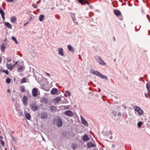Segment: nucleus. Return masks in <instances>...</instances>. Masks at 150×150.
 Returning <instances> with one entry per match:
<instances>
[{"label":"nucleus","mask_w":150,"mask_h":150,"mask_svg":"<svg viewBox=\"0 0 150 150\" xmlns=\"http://www.w3.org/2000/svg\"><path fill=\"white\" fill-rule=\"evenodd\" d=\"M90 73H92L93 75L97 76L102 79L107 80L108 77L106 76L103 75L101 74L100 72L97 71H95L94 70H92L90 71Z\"/></svg>","instance_id":"nucleus-1"},{"label":"nucleus","mask_w":150,"mask_h":150,"mask_svg":"<svg viewBox=\"0 0 150 150\" xmlns=\"http://www.w3.org/2000/svg\"><path fill=\"white\" fill-rule=\"evenodd\" d=\"M32 94L33 96L39 98L40 96V91L37 88H33L32 91Z\"/></svg>","instance_id":"nucleus-2"},{"label":"nucleus","mask_w":150,"mask_h":150,"mask_svg":"<svg viewBox=\"0 0 150 150\" xmlns=\"http://www.w3.org/2000/svg\"><path fill=\"white\" fill-rule=\"evenodd\" d=\"M16 65H17V67L18 68V69L17 70V72H22L25 69V67L23 63H18V62L17 64Z\"/></svg>","instance_id":"nucleus-3"},{"label":"nucleus","mask_w":150,"mask_h":150,"mask_svg":"<svg viewBox=\"0 0 150 150\" xmlns=\"http://www.w3.org/2000/svg\"><path fill=\"white\" fill-rule=\"evenodd\" d=\"M133 108L134 111L137 112L139 115H144V111L139 107L135 105L133 107Z\"/></svg>","instance_id":"nucleus-4"},{"label":"nucleus","mask_w":150,"mask_h":150,"mask_svg":"<svg viewBox=\"0 0 150 150\" xmlns=\"http://www.w3.org/2000/svg\"><path fill=\"white\" fill-rule=\"evenodd\" d=\"M18 63V62L16 61L14 64H12L11 63H8V62H6V67H7V69L11 71L13 69L15 66Z\"/></svg>","instance_id":"nucleus-5"},{"label":"nucleus","mask_w":150,"mask_h":150,"mask_svg":"<svg viewBox=\"0 0 150 150\" xmlns=\"http://www.w3.org/2000/svg\"><path fill=\"white\" fill-rule=\"evenodd\" d=\"M114 14L120 20H121L122 17L121 13L119 11L117 10H115L114 11Z\"/></svg>","instance_id":"nucleus-6"},{"label":"nucleus","mask_w":150,"mask_h":150,"mask_svg":"<svg viewBox=\"0 0 150 150\" xmlns=\"http://www.w3.org/2000/svg\"><path fill=\"white\" fill-rule=\"evenodd\" d=\"M56 125L58 127H61L62 125V121L61 119L58 117L56 120Z\"/></svg>","instance_id":"nucleus-7"},{"label":"nucleus","mask_w":150,"mask_h":150,"mask_svg":"<svg viewBox=\"0 0 150 150\" xmlns=\"http://www.w3.org/2000/svg\"><path fill=\"white\" fill-rule=\"evenodd\" d=\"M60 93V91L58 90L57 88H53L51 91V93L53 95H59Z\"/></svg>","instance_id":"nucleus-8"},{"label":"nucleus","mask_w":150,"mask_h":150,"mask_svg":"<svg viewBox=\"0 0 150 150\" xmlns=\"http://www.w3.org/2000/svg\"><path fill=\"white\" fill-rule=\"evenodd\" d=\"M96 59L97 61L100 64L102 65H105V63L104 61L100 57L97 56L96 57Z\"/></svg>","instance_id":"nucleus-9"},{"label":"nucleus","mask_w":150,"mask_h":150,"mask_svg":"<svg viewBox=\"0 0 150 150\" xmlns=\"http://www.w3.org/2000/svg\"><path fill=\"white\" fill-rule=\"evenodd\" d=\"M58 54L62 57L64 56V52L63 48L62 47H60L58 48Z\"/></svg>","instance_id":"nucleus-10"},{"label":"nucleus","mask_w":150,"mask_h":150,"mask_svg":"<svg viewBox=\"0 0 150 150\" xmlns=\"http://www.w3.org/2000/svg\"><path fill=\"white\" fill-rule=\"evenodd\" d=\"M30 108L33 111L35 112L38 110V106L35 104H33L30 105Z\"/></svg>","instance_id":"nucleus-11"},{"label":"nucleus","mask_w":150,"mask_h":150,"mask_svg":"<svg viewBox=\"0 0 150 150\" xmlns=\"http://www.w3.org/2000/svg\"><path fill=\"white\" fill-rule=\"evenodd\" d=\"M40 117L42 119H46L47 117V114L46 112H42L40 115Z\"/></svg>","instance_id":"nucleus-12"},{"label":"nucleus","mask_w":150,"mask_h":150,"mask_svg":"<svg viewBox=\"0 0 150 150\" xmlns=\"http://www.w3.org/2000/svg\"><path fill=\"white\" fill-rule=\"evenodd\" d=\"M22 100L23 103L25 106L27 105V102L28 100V98L27 96H24Z\"/></svg>","instance_id":"nucleus-13"},{"label":"nucleus","mask_w":150,"mask_h":150,"mask_svg":"<svg viewBox=\"0 0 150 150\" xmlns=\"http://www.w3.org/2000/svg\"><path fill=\"white\" fill-rule=\"evenodd\" d=\"M64 113L65 115L69 117H72L74 115L72 112L70 110H68L66 111Z\"/></svg>","instance_id":"nucleus-14"},{"label":"nucleus","mask_w":150,"mask_h":150,"mask_svg":"<svg viewBox=\"0 0 150 150\" xmlns=\"http://www.w3.org/2000/svg\"><path fill=\"white\" fill-rule=\"evenodd\" d=\"M81 120L83 124L86 126H88V124L87 122L82 116H81Z\"/></svg>","instance_id":"nucleus-15"},{"label":"nucleus","mask_w":150,"mask_h":150,"mask_svg":"<svg viewBox=\"0 0 150 150\" xmlns=\"http://www.w3.org/2000/svg\"><path fill=\"white\" fill-rule=\"evenodd\" d=\"M0 13L3 21L5 20V13L1 8H0Z\"/></svg>","instance_id":"nucleus-16"},{"label":"nucleus","mask_w":150,"mask_h":150,"mask_svg":"<svg viewBox=\"0 0 150 150\" xmlns=\"http://www.w3.org/2000/svg\"><path fill=\"white\" fill-rule=\"evenodd\" d=\"M40 102L42 103H48V99L46 98H43L40 99Z\"/></svg>","instance_id":"nucleus-17"},{"label":"nucleus","mask_w":150,"mask_h":150,"mask_svg":"<svg viewBox=\"0 0 150 150\" xmlns=\"http://www.w3.org/2000/svg\"><path fill=\"white\" fill-rule=\"evenodd\" d=\"M25 117L28 120H30L31 117L30 114L27 112H25Z\"/></svg>","instance_id":"nucleus-18"},{"label":"nucleus","mask_w":150,"mask_h":150,"mask_svg":"<svg viewBox=\"0 0 150 150\" xmlns=\"http://www.w3.org/2000/svg\"><path fill=\"white\" fill-rule=\"evenodd\" d=\"M61 98L60 96H58L54 99V101L55 103H58L61 100Z\"/></svg>","instance_id":"nucleus-19"},{"label":"nucleus","mask_w":150,"mask_h":150,"mask_svg":"<svg viewBox=\"0 0 150 150\" xmlns=\"http://www.w3.org/2000/svg\"><path fill=\"white\" fill-rule=\"evenodd\" d=\"M11 21L13 23H15L16 22L17 20L15 16H12L11 18Z\"/></svg>","instance_id":"nucleus-20"},{"label":"nucleus","mask_w":150,"mask_h":150,"mask_svg":"<svg viewBox=\"0 0 150 150\" xmlns=\"http://www.w3.org/2000/svg\"><path fill=\"white\" fill-rule=\"evenodd\" d=\"M3 137L2 136H0V142L2 145V146L4 147L5 146V142L3 140Z\"/></svg>","instance_id":"nucleus-21"},{"label":"nucleus","mask_w":150,"mask_h":150,"mask_svg":"<svg viewBox=\"0 0 150 150\" xmlns=\"http://www.w3.org/2000/svg\"><path fill=\"white\" fill-rule=\"evenodd\" d=\"M6 48V47L5 44L4 43L1 46V51L2 52H4Z\"/></svg>","instance_id":"nucleus-22"},{"label":"nucleus","mask_w":150,"mask_h":150,"mask_svg":"<svg viewBox=\"0 0 150 150\" xmlns=\"http://www.w3.org/2000/svg\"><path fill=\"white\" fill-rule=\"evenodd\" d=\"M83 141H88L89 140V138L88 136L86 134H85L83 137Z\"/></svg>","instance_id":"nucleus-23"},{"label":"nucleus","mask_w":150,"mask_h":150,"mask_svg":"<svg viewBox=\"0 0 150 150\" xmlns=\"http://www.w3.org/2000/svg\"><path fill=\"white\" fill-rule=\"evenodd\" d=\"M5 25H6L8 28L11 29L12 26L11 24L8 22H6L5 23Z\"/></svg>","instance_id":"nucleus-24"},{"label":"nucleus","mask_w":150,"mask_h":150,"mask_svg":"<svg viewBox=\"0 0 150 150\" xmlns=\"http://www.w3.org/2000/svg\"><path fill=\"white\" fill-rule=\"evenodd\" d=\"M87 146L88 148H90L94 146L95 145L91 142H89L87 143Z\"/></svg>","instance_id":"nucleus-25"},{"label":"nucleus","mask_w":150,"mask_h":150,"mask_svg":"<svg viewBox=\"0 0 150 150\" xmlns=\"http://www.w3.org/2000/svg\"><path fill=\"white\" fill-rule=\"evenodd\" d=\"M64 95L66 96L70 97L71 95V93L69 91H66L64 93Z\"/></svg>","instance_id":"nucleus-26"},{"label":"nucleus","mask_w":150,"mask_h":150,"mask_svg":"<svg viewBox=\"0 0 150 150\" xmlns=\"http://www.w3.org/2000/svg\"><path fill=\"white\" fill-rule=\"evenodd\" d=\"M68 48L69 51L72 52H74V48L70 45H69L68 46Z\"/></svg>","instance_id":"nucleus-27"},{"label":"nucleus","mask_w":150,"mask_h":150,"mask_svg":"<svg viewBox=\"0 0 150 150\" xmlns=\"http://www.w3.org/2000/svg\"><path fill=\"white\" fill-rule=\"evenodd\" d=\"M79 2L82 4L87 3L89 4L86 1L84 0H79Z\"/></svg>","instance_id":"nucleus-28"},{"label":"nucleus","mask_w":150,"mask_h":150,"mask_svg":"<svg viewBox=\"0 0 150 150\" xmlns=\"http://www.w3.org/2000/svg\"><path fill=\"white\" fill-rule=\"evenodd\" d=\"M44 18H45L44 16L42 15H40L39 16V20L40 21H42Z\"/></svg>","instance_id":"nucleus-29"},{"label":"nucleus","mask_w":150,"mask_h":150,"mask_svg":"<svg viewBox=\"0 0 150 150\" xmlns=\"http://www.w3.org/2000/svg\"><path fill=\"white\" fill-rule=\"evenodd\" d=\"M0 72H4L7 75H8L9 74V72L8 71L4 69H1Z\"/></svg>","instance_id":"nucleus-30"},{"label":"nucleus","mask_w":150,"mask_h":150,"mask_svg":"<svg viewBox=\"0 0 150 150\" xmlns=\"http://www.w3.org/2000/svg\"><path fill=\"white\" fill-rule=\"evenodd\" d=\"M77 147V144H76L74 143L72 144V146H71V148L73 149H74V150L76 148V147Z\"/></svg>","instance_id":"nucleus-31"},{"label":"nucleus","mask_w":150,"mask_h":150,"mask_svg":"<svg viewBox=\"0 0 150 150\" xmlns=\"http://www.w3.org/2000/svg\"><path fill=\"white\" fill-rule=\"evenodd\" d=\"M27 82V79L26 78H22L21 81V83H23Z\"/></svg>","instance_id":"nucleus-32"},{"label":"nucleus","mask_w":150,"mask_h":150,"mask_svg":"<svg viewBox=\"0 0 150 150\" xmlns=\"http://www.w3.org/2000/svg\"><path fill=\"white\" fill-rule=\"evenodd\" d=\"M11 39L13 40V41H14L15 42V43L16 44H18V41H17L16 39V38L14 37H11Z\"/></svg>","instance_id":"nucleus-33"},{"label":"nucleus","mask_w":150,"mask_h":150,"mask_svg":"<svg viewBox=\"0 0 150 150\" xmlns=\"http://www.w3.org/2000/svg\"><path fill=\"white\" fill-rule=\"evenodd\" d=\"M20 91L21 92L23 93L25 91V87L23 86H21L20 87Z\"/></svg>","instance_id":"nucleus-34"},{"label":"nucleus","mask_w":150,"mask_h":150,"mask_svg":"<svg viewBox=\"0 0 150 150\" xmlns=\"http://www.w3.org/2000/svg\"><path fill=\"white\" fill-rule=\"evenodd\" d=\"M6 62H8V63L11 62V57H7L6 58Z\"/></svg>","instance_id":"nucleus-35"},{"label":"nucleus","mask_w":150,"mask_h":150,"mask_svg":"<svg viewBox=\"0 0 150 150\" xmlns=\"http://www.w3.org/2000/svg\"><path fill=\"white\" fill-rule=\"evenodd\" d=\"M146 86L149 92H150V84L147 83Z\"/></svg>","instance_id":"nucleus-36"},{"label":"nucleus","mask_w":150,"mask_h":150,"mask_svg":"<svg viewBox=\"0 0 150 150\" xmlns=\"http://www.w3.org/2000/svg\"><path fill=\"white\" fill-rule=\"evenodd\" d=\"M142 124V122L140 121L139 122L137 123V126L139 128H140Z\"/></svg>","instance_id":"nucleus-37"},{"label":"nucleus","mask_w":150,"mask_h":150,"mask_svg":"<svg viewBox=\"0 0 150 150\" xmlns=\"http://www.w3.org/2000/svg\"><path fill=\"white\" fill-rule=\"evenodd\" d=\"M11 79L10 78H7L6 79V82L7 83H10L11 82Z\"/></svg>","instance_id":"nucleus-38"},{"label":"nucleus","mask_w":150,"mask_h":150,"mask_svg":"<svg viewBox=\"0 0 150 150\" xmlns=\"http://www.w3.org/2000/svg\"><path fill=\"white\" fill-rule=\"evenodd\" d=\"M140 27H141L140 25H137L136 26L135 28H136V29L138 31Z\"/></svg>","instance_id":"nucleus-39"},{"label":"nucleus","mask_w":150,"mask_h":150,"mask_svg":"<svg viewBox=\"0 0 150 150\" xmlns=\"http://www.w3.org/2000/svg\"><path fill=\"white\" fill-rule=\"evenodd\" d=\"M50 109L51 110L53 111L56 109V107L54 106H51L50 108Z\"/></svg>","instance_id":"nucleus-40"},{"label":"nucleus","mask_w":150,"mask_h":150,"mask_svg":"<svg viewBox=\"0 0 150 150\" xmlns=\"http://www.w3.org/2000/svg\"><path fill=\"white\" fill-rule=\"evenodd\" d=\"M35 8H37L38 7V5L36 4H33L32 5Z\"/></svg>","instance_id":"nucleus-41"},{"label":"nucleus","mask_w":150,"mask_h":150,"mask_svg":"<svg viewBox=\"0 0 150 150\" xmlns=\"http://www.w3.org/2000/svg\"><path fill=\"white\" fill-rule=\"evenodd\" d=\"M144 94L145 96V97H146V98H148V96H149V94L148 93H144Z\"/></svg>","instance_id":"nucleus-42"},{"label":"nucleus","mask_w":150,"mask_h":150,"mask_svg":"<svg viewBox=\"0 0 150 150\" xmlns=\"http://www.w3.org/2000/svg\"><path fill=\"white\" fill-rule=\"evenodd\" d=\"M14 0H6V1L8 2H12Z\"/></svg>","instance_id":"nucleus-43"},{"label":"nucleus","mask_w":150,"mask_h":150,"mask_svg":"<svg viewBox=\"0 0 150 150\" xmlns=\"http://www.w3.org/2000/svg\"><path fill=\"white\" fill-rule=\"evenodd\" d=\"M45 73L48 76L50 77V75L49 74L46 72H45Z\"/></svg>","instance_id":"nucleus-44"},{"label":"nucleus","mask_w":150,"mask_h":150,"mask_svg":"<svg viewBox=\"0 0 150 150\" xmlns=\"http://www.w3.org/2000/svg\"><path fill=\"white\" fill-rule=\"evenodd\" d=\"M28 22H26V23H25L24 25V26H25V25H26L28 24Z\"/></svg>","instance_id":"nucleus-45"},{"label":"nucleus","mask_w":150,"mask_h":150,"mask_svg":"<svg viewBox=\"0 0 150 150\" xmlns=\"http://www.w3.org/2000/svg\"><path fill=\"white\" fill-rule=\"evenodd\" d=\"M40 1H41V0H40L38 1L37 2L36 4H39V3H40Z\"/></svg>","instance_id":"nucleus-46"},{"label":"nucleus","mask_w":150,"mask_h":150,"mask_svg":"<svg viewBox=\"0 0 150 150\" xmlns=\"http://www.w3.org/2000/svg\"><path fill=\"white\" fill-rule=\"evenodd\" d=\"M64 108L65 109H67L68 108V107L67 106H66L64 107Z\"/></svg>","instance_id":"nucleus-47"},{"label":"nucleus","mask_w":150,"mask_h":150,"mask_svg":"<svg viewBox=\"0 0 150 150\" xmlns=\"http://www.w3.org/2000/svg\"><path fill=\"white\" fill-rule=\"evenodd\" d=\"M2 61V59L0 57V64L1 63Z\"/></svg>","instance_id":"nucleus-48"},{"label":"nucleus","mask_w":150,"mask_h":150,"mask_svg":"<svg viewBox=\"0 0 150 150\" xmlns=\"http://www.w3.org/2000/svg\"><path fill=\"white\" fill-rule=\"evenodd\" d=\"M20 115L21 116V115H23V113L22 112H20Z\"/></svg>","instance_id":"nucleus-49"},{"label":"nucleus","mask_w":150,"mask_h":150,"mask_svg":"<svg viewBox=\"0 0 150 150\" xmlns=\"http://www.w3.org/2000/svg\"><path fill=\"white\" fill-rule=\"evenodd\" d=\"M10 91H11L9 89H8L7 90V92H10Z\"/></svg>","instance_id":"nucleus-50"},{"label":"nucleus","mask_w":150,"mask_h":150,"mask_svg":"<svg viewBox=\"0 0 150 150\" xmlns=\"http://www.w3.org/2000/svg\"><path fill=\"white\" fill-rule=\"evenodd\" d=\"M114 112V111H113L112 112V114H113V113Z\"/></svg>","instance_id":"nucleus-51"},{"label":"nucleus","mask_w":150,"mask_h":150,"mask_svg":"<svg viewBox=\"0 0 150 150\" xmlns=\"http://www.w3.org/2000/svg\"><path fill=\"white\" fill-rule=\"evenodd\" d=\"M72 19H73V20L74 21V20H75L74 19V18H72Z\"/></svg>","instance_id":"nucleus-52"},{"label":"nucleus","mask_w":150,"mask_h":150,"mask_svg":"<svg viewBox=\"0 0 150 150\" xmlns=\"http://www.w3.org/2000/svg\"><path fill=\"white\" fill-rule=\"evenodd\" d=\"M57 18L58 19H59V18Z\"/></svg>","instance_id":"nucleus-53"},{"label":"nucleus","mask_w":150,"mask_h":150,"mask_svg":"<svg viewBox=\"0 0 150 150\" xmlns=\"http://www.w3.org/2000/svg\"><path fill=\"white\" fill-rule=\"evenodd\" d=\"M114 115L115 116L116 115V114H114Z\"/></svg>","instance_id":"nucleus-54"},{"label":"nucleus","mask_w":150,"mask_h":150,"mask_svg":"<svg viewBox=\"0 0 150 150\" xmlns=\"http://www.w3.org/2000/svg\"><path fill=\"white\" fill-rule=\"evenodd\" d=\"M1 150H2V148L1 147Z\"/></svg>","instance_id":"nucleus-55"},{"label":"nucleus","mask_w":150,"mask_h":150,"mask_svg":"<svg viewBox=\"0 0 150 150\" xmlns=\"http://www.w3.org/2000/svg\"><path fill=\"white\" fill-rule=\"evenodd\" d=\"M114 40H115V38H114Z\"/></svg>","instance_id":"nucleus-56"},{"label":"nucleus","mask_w":150,"mask_h":150,"mask_svg":"<svg viewBox=\"0 0 150 150\" xmlns=\"http://www.w3.org/2000/svg\"><path fill=\"white\" fill-rule=\"evenodd\" d=\"M114 40H115V38H114Z\"/></svg>","instance_id":"nucleus-57"},{"label":"nucleus","mask_w":150,"mask_h":150,"mask_svg":"<svg viewBox=\"0 0 150 150\" xmlns=\"http://www.w3.org/2000/svg\"><path fill=\"white\" fill-rule=\"evenodd\" d=\"M115 59L114 60V62H115Z\"/></svg>","instance_id":"nucleus-58"},{"label":"nucleus","mask_w":150,"mask_h":150,"mask_svg":"<svg viewBox=\"0 0 150 150\" xmlns=\"http://www.w3.org/2000/svg\"><path fill=\"white\" fill-rule=\"evenodd\" d=\"M96 150V149H94V150Z\"/></svg>","instance_id":"nucleus-59"},{"label":"nucleus","mask_w":150,"mask_h":150,"mask_svg":"<svg viewBox=\"0 0 150 150\" xmlns=\"http://www.w3.org/2000/svg\"><path fill=\"white\" fill-rule=\"evenodd\" d=\"M149 35H150V32Z\"/></svg>","instance_id":"nucleus-60"}]
</instances>
